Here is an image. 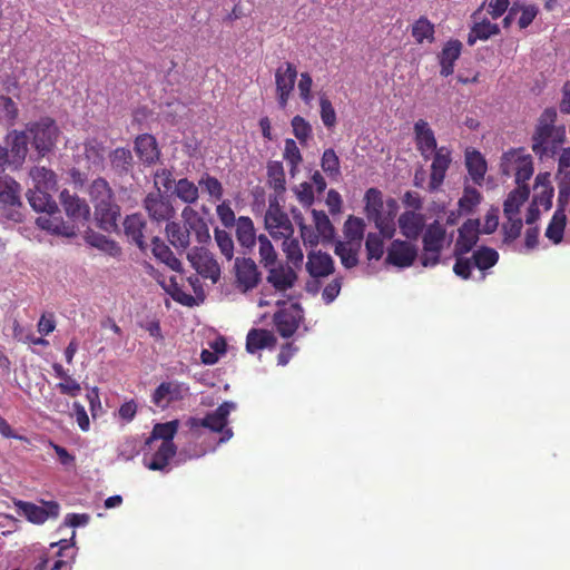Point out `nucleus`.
I'll return each instance as SVG.
<instances>
[{
  "mask_svg": "<svg viewBox=\"0 0 570 570\" xmlns=\"http://www.w3.org/2000/svg\"><path fill=\"white\" fill-rule=\"evenodd\" d=\"M60 202L67 216L73 222L85 225L90 217V208L85 199L79 198L76 194H70L63 189L60 193Z\"/></svg>",
  "mask_w": 570,
  "mask_h": 570,
  "instance_id": "obj_21",
  "label": "nucleus"
},
{
  "mask_svg": "<svg viewBox=\"0 0 570 570\" xmlns=\"http://www.w3.org/2000/svg\"><path fill=\"white\" fill-rule=\"evenodd\" d=\"M384 237L381 234L368 233L365 238V252L368 262L380 261L384 255Z\"/></svg>",
  "mask_w": 570,
  "mask_h": 570,
  "instance_id": "obj_51",
  "label": "nucleus"
},
{
  "mask_svg": "<svg viewBox=\"0 0 570 570\" xmlns=\"http://www.w3.org/2000/svg\"><path fill=\"white\" fill-rule=\"evenodd\" d=\"M88 194L94 207H96V205L105 206L106 203L115 202L114 190L109 183L102 177H98L92 180L89 186Z\"/></svg>",
  "mask_w": 570,
  "mask_h": 570,
  "instance_id": "obj_34",
  "label": "nucleus"
},
{
  "mask_svg": "<svg viewBox=\"0 0 570 570\" xmlns=\"http://www.w3.org/2000/svg\"><path fill=\"white\" fill-rule=\"evenodd\" d=\"M387 206L391 208L387 215H383L382 213L368 220L374 223L375 227L379 229L377 234H381V236L386 239H392L396 230L394 224L395 210L397 208L396 202L394 199H390L387 200Z\"/></svg>",
  "mask_w": 570,
  "mask_h": 570,
  "instance_id": "obj_37",
  "label": "nucleus"
},
{
  "mask_svg": "<svg viewBox=\"0 0 570 570\" xmlns=\"http://www.w3.org/2000/svg\"><path fill=\"white\" fill-rule=\"evenodd\" d=\"M33 188L53 190L57 185L56 174L46 167H33L30 170Z\"/></svg>",
  "mask_w": 570,
  "mask_h": 570,
  "instance_id": "obj_47",
  "label": "nucleus"
},
{
  "mask_svg": "<svg viewBox=\"0 0 570 570\" xmlns=\"http://www.w3.org/2000/svg\"><path fill=\"white\" fill-rule=\"evenodd\" d=\"M135 151L145 164H154L159 158V149L156 138L149 134L139 135L135 139Z\"/></svg>",
  "mask_w": 570,
  "mask_h": 570,
  "instance_id": "obj_28",
  "label": "nucleus"
},
{
  "mask_svg": "<svg viewBox=\"0 0 570 570\" xmlns=\"http://www.w3.org/2000/svg\"><path fill=\"white\" fill-rule=\"evenodd\" d=\"M258 253L261 264L267 268L276 264L277 254L266 235H259L257 237Z\"/></svg>",
  "mask_w": 570,
  "mask_h": 570,
  "instance_id": "obj_53",
  "label": "nucleus"
},
{
  "mask_svg": "<svg viewBox=\"0 0 570 570\" xmlns=\"http://www.w3.org/2000/svg\"><path fill=\"white\" fill-rule=\"evenodd\" d=\"M151 252L154 256L166 266H168L171 271L180 272L181 263L174 255L173 250L164 240H161L158 236L153 237L151 239Z\"/></svg>",
  "mask_w": 570,
  "mask_h": 570,
  "instance_id": "obj_36",
  "label": "nucleus"
},
{
  "mask_svg": "<svg viewBox=\"0 0 570 570\" xmlns=\"http://www.w3.org/2000/svg\"><path fill=\"white\" fill-rule=\"evenodd\" d=\"M417 257V247L401 239L391 242L386 250L385 264L397 268H407L413 265Z\"/></svg>",
  "mask_w": 570,
  "mask_h": 570,
  "instance_id": "obj_13",
  "label": "nucleus"
},
{
  "mask_svg": "<svg viewBox=\"0 0 570 570\" xmlns=\"http://www.w3.org/2000/svg\"><path fill=\"white\" fill-rule=\"evenodd\" d=\"M175 195L185 204H195L199 198L198 187L189 179L181 178L175 183Z\"/></svg>",
  "mask_w": 570,
  "mask_h": 570,
  "instance_id": "obj_48",
  "label": "nucleus"
},
{
  "mask_svg": "<svg viewBox=\"0 0 570 570\" xmlns=\"http://www.w3.org/2000/svg\"><path fill=\"white\" fill-rule=\"evenodd\" d=\"M176 445L160 444L150 460H144L145 466L153 471H163L168 466L169 461L176 455Z\"/></svg>",
  "mask_w": 570,
  "mask_h": 570,
  "instance_id": "obj_41",
  "label": "nucleus"
},
{
  "mask_svg": "<svg viewBox=\"0 0 570 570\" xmlns=\"http://www.w3.org/2000/svg\"><path fill=\"white\" fill-rule=\"evenodd\" d=\"M568 205V195L560 190L558 196V208L546 229V237L553 244H559L563 239L564 228L567 224L566 207Z\"/></svg>",
  "mask_w": 570,
  "mask_h": 570,
  "instance_id": "obj_20",
  "label": "nucleus"
},
{
  "mask_svg": "<svg viewBox=\"0 0 570 570\" xmlns=\"http://www.w3.org/2000/svg\"><path fill=\"white\" fill-rule=\"evenodd\" d=\"M459 235L454 244L453 255H465L472 250L479 240V219H468L459 228Z\"/></svg>",
  "mask_w": 570,
  "mask_h": 570,
  "instance_id": "obj_17",
  "label": "nucleus"
},
{
  "mask_svg": "<svg viewBox=\"0 0 570 570\" xmlns=\"http://www.w3.org/2000/svg\"><path fill=\"white\" fill-rule=\"evenodd\" d=\"M183 223L169 222L166 225V235L169 243L176 248L185 250L190 245V235L194 234L199 244L210 239L207 223L190 207H185L181 213Z\"/></svg>",
  "mask_w": 570,
  "mask_h": 570,
  "instance_id": "obj_1",
  "label": "nucleus"
},
{
  "mask_svg": "<svg viewBox=\"0 0 570 570\" xmlns=\"http://www.w3.org/2000/svg\"><path fill=\"white\" fill-rule=\"evenodd\" d=\"M530 195L529 186H518L511 190L503 203V213L507 218L519 214L520 207L527 202Z\"/></svg>",
  "mask_w": 570,
  "mask_h": 570,
  "instance_id": "obj_39",
  "label": "nucleus"
},
{
  "mask_svg": "<svg viewBox=\"0 0 570 570\" xmlns=\"http://www.w3.org/2000/svg\"><path fill=\"white\" fill-rule=\"evenodd\" d=\"M146 222L140 214L128 215L124 220L125 235L140 249L146 248L144 229Z\"/></svg>",
  "mask_w": 570,
  "mask_h": 570,
  "instance_id": "obj_30",
  "label": "nucleus"
},
{
  "mask_svg": "<svg viewBox=\"0 0 570 570\" xmlns=\"http://www.w3.org/2000/svg\"><path fill=\"white\" fill-rule=\"evenodd\" d=\"M109 161L111 170L119 177L129 175L134 168V157L128 148L118 147L110 151Z\"/></svg>",
  "mask_w": 570,
  "mask_h": 570,
  "instance_id": "obj_31",
  "label": "nucleus"
},
{
  "mask_svg": "<svg viewBox=\"0 0 570 570\" xmlns=\"http://www.w3.org/2000/svg\"><path fill=\"white\" fill-rule=\"evenodd\" d=\"M236 238L244 248L252 249L256 244V230L248 216H239L236 224Z\"/></svg>",
  "mask_w": 570,
  "mask_h": 570,
  "instance_id": "obj_40",
  "label": "nucleus"
},
{
  "mask_svg": "<svg viewBox=\"0 0 570 570\" xmlns=\"http://www.w3.org/2000/svg\"><path fill=\"white\" fill-rule=\"evenodd\" d=\"M276 344V337L268 330L252 328L246 337V351L250 354L265 347H273Z\"/></svg>",
  "mask_w": 570,
  "mask_h": 570,
  "instance_id": "obj_32",
  "label": "nucleus"
},
{
  "mask_svg": "<svg viewBox=\"0 0 570 570\" xmlns=\"http://www.w3.org/2000/svg\"><path fill=\"white\" fill-rule=\"evenodd\" d=\"M500 170L503 176L510 177L514 174L515 184L528 186L527 181L533 175V161L524 148L510 149L503 153L500 163Z\"/></svg>",
  "mask_w": 570,
  "mask_h": 570,
  "instance_id": "obj_3",
  "label": "nucleus"
},
{
  "mask_svg": "<svg viewBox=\"0 0 570 570\" xmlns=\"http://www.w3.org/2000/svg\"><path fill=\"white\" fill-rule=\"evenodd\" d=\"M198 185L206 191L215 202H218L223 198L224 195V188L222 183L214 176H210L209 174L205 173L199 181Z\"/></svg>",
  "mask_w": 570,
  "mask_h": 570,
  "instance_id": "obj_56",
  "label": "nucleus"
},
{
  "mask_svg": "<svg viewBox=\"0 0 570 570\" xmlns=\"http://www.w3.org/2000/svg\"><path fill=\"white\" fill-rule=\"evenodd\" d=\"M362 244L355 242L338 240L335 244L334 253L340 257L342 265L346 269L358 265V255Z\"/></svg>",
  "mask_w": 570,
  "mask_h": 570,
  "instance_id": "obj_33",
  "label": "nucleus"
},
{
  "mask_svg": "<svg viewBox=\"0 0 570 570\" xmlns=\"http://www.w3.org/2000/svg\"><path fill=\"white\" fill-rule=\"evenodd\" d=\"M87 242L101 250L108 252L111 255H117L120 253V248L115 240L107 238L100 234H92L87 236Z\"/></svg>",
  "mask_w": 570,
  "mask_h": 570,
  "instance_id": "obj_62",
  "label": "nucleus"
},
{
  "mask_svg": "<svg viewBox=\"0 0 570 570\" xmlns=\"http://www.w3.org/2000/svg\"><path fill=\"white\" fill-rule=\"evenodd\" d=\"M26 131L31 136V144L41 157L55 147L59 134V129L55 120L49 117L30 122Z\"/></svg>",
  "mask_w": 570,
  "mask_h": 570,
  "instance_id": "obj_5",
  "label": "nucleus"
},
{
  "mask_svg": "<svg viewBox=\"0 0 570 570\" xmlns=\"http://www.w3.org/2000/svg\"><path fill=\"white\" fill-rule=\"evenodd\" d=\"M365 232V223L360 217L350 216L344 224V240L362 244Z\"/></svg>",
  "mask_w": 570,
  "mask_h": 570,
  "instance_id": "obj_49",
  "label": "nucleus"
},
{
  "mask_svg": "<svg viewBox=\"0 0 570 570\" xmlns=\"http://www.w3.org/2000/svg\"><path fill=\"white\" fill-rule=\"evenodd\" d=\"M106 147L97 138H89L83 142V156L89 167L102 169L105 165Z\"/></svg>",
  "mask_w": 570,
  "mask_h": 570,
  "instance_id": "obj_38",
  "label": "nucleus"
},
{
  "mask_svg": "<svg viewBox=\"0 0 570 570\" xmlns=\"http://www.w3.org/2000/svg\"><path fill=\"white\" fill-rule=\"evenodd\" d=\"M189 387L180 382H163L154 391L151 402L160 407L167 409L171 403L183 400L188 393Z\"/></svg>",
  "mask_w": 570,
  "mask_h": 570,
  "instance_id": "obj_15",
  "label": "nucleus"
},
{
  "mask_svg": "<svg viewBox=\"0 0 570 570\" xmlns=\"http://www.w3.org/2000/svg\"><path fill=\"white\" fill-rule=\"evenodd\" d=\"M266 269L268 271L266 281L277 292H285L292 288L297 279V274L288 265L275 264Z\"/></svg>",
  "mask_w": 570,
  "mask_h": 570,
  "instance_id": "obj_22",
  "label": "nucleus"
},
{
  "mask_svg": "<svg viewBox=\"0 0 570 570\" xmlns=\"http://www.w3.org/2000/svg\"><path fill=\"white\" fill-rule=\"evenodd\" d=\"M297 69L293 62L286 61L275 70V92L278 107L285 109L295 88Z\"/></svg>",
  "mask_w": 570,
  "mask_h": 570,
  "instance_id": "obj_8",
  "label": "nucleus"
},
{
  "mask_svg": "<svg viewBox=\"0 0 570 570\" xmlns=\"http://www.w3.org/2000/svg\"><path fill=\"white\" fill-rule=\"evenodd\" d=\"M557 110L546 108L538 119L534 132L532 135V150L542 157L548 153H554L566 138L563 126H556Z\"/></svg>",
  "mask_w": 570,
  "mask_h": 570,
  "instance_id": "obj_2",
  "label": "nucleus"
},
{
  "mask_svg": "<svg viewBox=\"0 0 570 570\" xmlns=\"http://www.w3.org/2000/svg\"><path fill=\"white\" fill-rule=\"evenodd\" d=\"M462 51V42L458 39L449 40L442 48L439 55V62L441 66L440 73L443 77H449L454 71V63L459 59Z\"/></svg>",
  "mask_w": 570,
  "mask_h": 570,
  "instance_id": "obj_27",
  "label": "nucleus"
},
{
  "mask_svg": "<svg viewBox=\"0 0 570 570\" xmlns=\"http://www.w3.org/2000/svg\"><path fill=\"white\" fill-rule=\"evenodd\" d=\"M265 227L273 237L289 238L294 233L288 215L281 208L277 197L269 198L265 214Z\"/></svg>",
  "mask_w": 570,
  "mask_h": 570,
  "instance_id": "obj_6",
  "label": "nucleus"
},
{
  "mask_svg": "<svg viewBox=\"0 0 570 570\" xmlns=\"http://www.w3.org/2000/svg\"><path fill=\"white\" fill-rule=\"evenodd\" d=\"M482 196L480 191L473 187H465L463 196L459 199L461 212L470 214L481 203Z\"/></svg>",
  "mask_w": 570,
  "mask_h": 570,
  "instance_id": "obj_58",
  "label": "nucleus"
},
{
  "mask_svg": "<svg viewBox=\"0 0 570 570\" xmlns=\"http://www.w3.org/2000/svg\"><path fill=\"white\" fill-rule=\"evenodd\" d=\"M413 132L416 149L425 160L429 159L439 149L434 131L426 120L419 119L414 122Z\"/></svg>",
  "mask_w": 570,
  "mask_h": 570,
  "instance_id": "obj_18",
  "label": "nucleus"
},
{
  "mask_svg": "<svg viewBox=\"0 0 570 570\" xmlns=\"http://www.w3.org/2000/svg\"><path fill=\"white\" fill-rule=\"evenodd\" d=\"M291 126L293 135L299 144L303 146L306 145L313 131L311 124L304 117L296 115L292 118Z\"/></svg>",
  "mask_w": 570,
  "mask_h": 570,
  "instance_id": "obj_55",
  "label": "nucleus"
},
{
  "mask_svg": "<svg viewBox=\"0 0 570 570\" xmlns=\"http://www.w3.org/2000/svg\"><path fill=\"white\" fill-rule=\"evenodd\" d=\"M446 242V230L438 222L431 223L422 236L423 254L421 264L424 267H433L440 263L441 253Z\"/></svg>",
  "mask_w": 570,
  "mask_h": 570,
  "instance_id": "obj_4",
  "label": "nucleus"
},
{
  "mask_svg": "<svg viewBox=\"0 0 570 570\" xmlns=\"http://www.w3.org/2000/svg\"><path fill=\"white\" fill-rule=\"evenodd\" d=\"M306 271L314 278L327 277L334 272V261L327 253L311 252L307 255Z\"/></svg>",
  "mask_w": 570,
  "mask_h": 570,
  "instance_id": "obj_23",
  "label": "nucleus"
},
{
  "mask_svg": "<svg viewBox=\"0 0 570 570\" xmlns=\"http://www.w3.org/2000/svg\"><path fill=\"white\" fill-rule=\"evenodd\" d=\"M472 261L474 267L484 272L493 267L499 261V253L491 247L481 246L472 254Z\"/></svg>",
  "mask_w": 570,
  "mask_h": 570,
  "instance_id": "obj_46",
  "label": "nucleus"
},
{
  "mask_svg": "<svg viewBox=\"0 0 570 570\" xmlns=\"http://www.w3.org/2000/svg\"><path fill=\"white\" fill-rule=\"evenodd\" d=\"M365 214L367 219L382 214L383 197L381 190L377 188H370L366 190L365 196Z\"/></svg>",
  "mask_w": 570,
  "mask_h": 570,
  "instance_id": "obj_52",
  "label": "nucleus"
},
{
  "mask_svg": "<svg viewBox=\"0 0 570 570\" xmlns=\"http://www.w3.org/2000/svg\"><path fill=\"white\" fill-rule=\"evenodd\" d=\"M313 220L315 228L324 239H331L334 236V227L328 216L323 210L313 209Z\"/></svg>",
  "mask_w": 570,
  "mask_h": 570,
  "instance_id": "obj_60",
  "label": "nucleus"
},
{
  "mask_svg": "<svg viewBox=\"0 0 570 570\" xmlns=\"http://www.w3.org/2000/svg\"><path fill=\"white\" fill-rule=\"evenodd\" d=\"M52 370L57 377L61 379L62 382L57 384V389L61 394L75 397L80 394L81 386L80 384L72 379L68 372L63 368V366L59 363L52 364Z\"/></svg>",
  "mask_w": 570,
  "mask_h": 570,
  "instance_id": "obj_43",
  "label": "nucleus"
},
{
  "mask_svg": "<svg viewBox=\"0 0 570 570\" xmlns=\"http://www.w3.org/2000/svg\"><path fill=\"white\" fill-rule=\"evenodd\" d=\"M267 183L271 188L275 190L276 194H282L285 191L286 180H285V171L283 164L277 160H271L267 164Z\"/></svg>",
  "mask_w": 570,
  "mask_h": 570,
  "instance_id": "obj_45",
  "label": "nucleus"
},
{
  "mask_svg": "<svg viewBox=\"0 0 570 570\" xmlns=\"http://www.w3.org/2000/svg\"><path fill=\"white\" fill-rule=\"evenodd\" d=\"M187 258L204 278H209L213 283L219 279L220 267L209 250L204 247H195L187 254Z\"/></svg>",
  "mask_w": 570,
  "mask_h": 570,
  "instance_id": "obj_12",
  "label": "nucleus"
},
{
  "mask_svg": "<svg viewBox=\"0 0 570 570\" xmlns=\"http://www.w3.org/2000/svg\"><path fill=\"white\" fill-rule=\"evenodd\" d=\"M434 32V24L426 17H420L412 26V37L417 43L433 42Z\"/></svg>",
  "mask_w": 570,
  "mask_h": 570,
  "instance_id": "obj_50",
  "label": "nucleus"
},
{
  "mask_svg": "<svg viewBox=\"0 0 570 570\" xmlns=\"http://www.w3.org/2000/svg\"><path fill=\"white\" fill-rule=\"evenodd\" d=\"M234 409L235 404L233 402H224L214 412L208 413L204 419L191 417L189 420L190 426H203L213 432H223L224 436L222 438V441L229 440L233 436V431L225 428L228 422V415Z\"/></svg>",
  "mask_w": 570,
  "mask_h": 570,
  "instance_id": "obj_7",
  "label": "nucleus"
},
{
  "mask_svg": "<svg viewBox=\"0 0 570 570\" xmlns=\"http://www.w3.org/2000/svg\"><path fill=\"white\" fill-rule=\"evenodd\" d=\"M13 504L19 514L33 524H42L49 518L59 517L60 507L56 501H43V507L23 500H14Z\"/></svg>",
  "mask_w": 570,
  "mask_h": 570,
  "instance_id": "obj_10",
  "label": "nucleus"
},
{
  "mask_svg": "<svg viewBox=\"0 0 570 570\" xmlns=\"http://www.w3.org/2000/svg\"><path fill=\"white\" fill-rule=\"evenodd\" d=\"M321 167L331 177L341 175L340 159L334 149L328 148L324 150Z\"/></svg>",
  "mask_w": 570,
  "mask_h": 570,
  "instance_id": "obj_59",
  "label": "nucleus"
},
{
  "mask_svg": "<svg viewBox=\"0 0 570 570\" xmlns=\"http://www.w3.org/2000/svg\"><path fill=\"white\" fill-rule=\"evenodd\" d=\"M50 190L32 188L27 193V198L30 206L39 213H55L57 212V203L49 194Z\"/></svg>",
  "mask_w": 570,
  "mask_h": 570,
  "instance_id": "obj_35",
  "label": "nucleus"
},
{
  "mask_svg": "<svg viewBox=\"0 0 570 570\" xmlns=\"http://www.w3.org/2000/svg\"><path fill=\"white\" fill-rule=\"evenodd\" d=\"M235 285L237 289L247 293L258 286L262 274L256 263L248 257H237L234 263Z\"/></svg>",
  "mask_w": 570,
  "mask_h": 570,
  "instance_id": "obj_9",
  "label": "nucleus"
},
{
  "mask_svg": "<svg viewBox=\"0 0 570 570\" xmlns=\"http://www.w3.org/2000/svg\"><path fill=\"white\" fill-rule=\"evenodd\" d=\"M178 420L155 424L150 436L146 441V444H150L154 440H161V444L164 445H175L174 438L178 431Z\"/></svg>",
  "mask_w": 570,
  "mask_h": 570,
  "instance_id": "obj_42",
  "label": "nucleus"
},
{
  "mask_svg": "<svg viewBox=\"0 0 570 570\" xmlns=\"http://www.w3.org/2000/svg\"><path fill=\"white\" fill-rule=\"evenodd\" d=\"M19 115L16 102L7 96H0V118H3L9 125L14 124Z\"/></svg>",
  "mask_w": 570,
  "mask_h": 570,
  "instance_id": "obj_63",
  "label": "nucleus"
},
{
  "mask_svg": "<svg viewBox=\"0 0 570 570\" xmlns=\"http://www.w3.org/2000/svg\"><path fill=\"white\" fill-rule=\"evenodd\" d=\"M144 208L149 217L156 222H168L175 215V209L168 197L160 194V190L149 193L144 200Z\"/></svg>",
  "mask_w": 570,
  "mask_h": 570,
  "instance_id": "obj_16",
  "label": "nucleus"
},
{
  "mask_svg": "<svg viewBox=\"0 0 570 570\" xmlns=\"http://www.w3.org/2000/svg\"><path fill=\"white\" fill-rule=\"evenodd\" d=\"M283 157L291 165L289 171L294 175L298 165L303 161L301 150L294 139H285Z\"/></svg>",
  "mask_w": 570,
  "mask_h": 570,
  "instance_id": "obj_57",
  "label": "nucleus"
},
{
  "mask_svg": "<svg viewBox=\"0 0 570 570\" xmlns=\"http://www.w3.org/2000/svg\"><path fill=\"white\" fill-rule=\"evenodd\" d=\"M433 153L434 155L431 164V175L429 181L430 190H436L442 185L452 161L451 150L446 146H441Z\"/></svg>",
  "mask_w": 570,
  "mask_h": 570,
  "instance_id": "obj_19",
  "label": "nucleus"
},
{
  "mask_svg": "<svg viewBox=\"0 0 570 570\" xmlns=\"http://www.w3.org/2000/svg\"><path fill=\"white\" fill-rule=\"evenodd\" d=\"M424 225V216L414 210H406L399 217L401 234L410 240H416L419 238L423 232Z\"/></svg>",
  "mask_w": 570,
  "mask_h": 570,
  "instance_id": "obj_26",
  "label": "nucleus"
},
{
  "mask_svg": "<svg viewBox=\"0 0 570 570\" xmlns=\"http://www.w3.org/2000/svg\"><path fill=\"white\" fill-rule=\"evenodd\" d=\"M465 166L468 173L476 185H482L488 170V165L483 155L476 149L465 150Z\"/></svg>",
  "mask_w": 570,
  "mask_h": 570,
  "instance_id": "obj_29",
  "label": "nucleus"
},
{
  "mask_svg": "<svg viewBox=\"0 0 570 570\" xmlns=\"http://www.w3.org/2000/svg\"><path fill=\"white\" fill-rule=\"evenodd\" d=\"M10 149L0 147V168L3 170L4 165L22 164L28 153L29 135L27 131L13 130L9 135Z\"/></svg>",
  "mask_w": 570,
  "mask_h": 570,
  "instance_id": "obj_11",
  "label": "nucleus"
},
{
  "mask_svg": "<svg viewBox=\"0 0 570 570\" xmlns=\"http://www.w3.org/2000/svg\"><path fill=\"white\" fill-rule=\"evenodd\" d=\"M215 240L220 253L230 261L234 257V240L229 233L224 229L215 228Z\"/></svg>",
  "mask_w": 570,
  "mask_h": 570,
  "instance_id": "obj_61",
  "label": "nucleus"
},
{
  "mask_svg": "<svg viewBox=\"0 0 570 570\" xmlns=\"http://www.w3.org/2000/svg\"><path fill=\"white\" fill-rule=\"evenodd\" d=\"M0 202L4 205H20V185L8 176H0Z\"/></svg>",
  "mask_w": 570,
  "mask_h": 570,
  "instance_id": "obj_44",
  "label": "nucleus"
},
{
  "mask_svg": "<svg viewBox=\"0 0 570 570\" xmlns=\"http://www.w3.org/2000/svg\"><path fill=\"white\" fill-rule=\"evenodd\" d=\"M312 87H313L312 76L308 72H302L299 80H298L297 88L299 91V98L307 106H309L313 100Z\"/></svg>",
  "mask_w": 570,
  "mask_h": 570,
  "instance_id": "obj_64",
  "label": "nucleus"
},
{
  "mask_svg": "<svg viewBox=\"0 0 570 570\" xmlns=\"http://www.w3.org/2000/svg\"><path fill=\"white\" fill-rule=\"evenodd\" d=\"M318 100H320V116H321L322 122L327 129H332L333 127H335L336 121H337L336 111L332 105V101L324 92L320 95Z\"/></svg>",
  "mask_w": 570,
  "mask_h": 570,
  "instance_id": "obj_54",
  "label": "nucleus"
},
{
  "mask_svg": "<svg viewBox=\"0 0 570 570\" xmlns=\"http://www.w3.org/2000/svg\"><path fill=\"white\" fill-rule=\"evenodd\" d=\"M95 217L98 226L108 233L116 232L118 219L120 217V207L116 202L106 203V205H96Z\"/></svg>",
  "mask_w": 570,
  "mask_h": 570,
  "instance_id": "obj_24",
  "label": "nucleus"
},
{
  "mask_svg": "<svg viewBox=\"0 0 570 570\" xmlns=\"http://www.w3.org/2000/svg\"><path fill=\"white\" fill-rule=\"evenodd\" d=\"M303 311L298 304L281 308L273 316L274 325L282 337L288 338L297 331L303 318Z\"/></svg>",
  "mask_w": 570,
  "mask_h": 570,
  "instance_id": "obj_14",
  "label": "nucleus"
},
{
  "mask_svg": "<svg viewBox=\"0 0 570 570\" xmlns=\"http://www.w3.org/2000/svg\"><path fill=\"white\" fill-rule=\"evenodd\" d=\"M46 216L37 218V225L45 230H48L56 235L73 236L76 235L75 226L66 223L60 216V210L57 207L55 213H46Z\"/></svg>",
  "mask_w": 570,
  "mask_h": 570,
  "instance_id": "obj_25",
  "label": "nucleus"
}]
</instances>
